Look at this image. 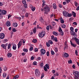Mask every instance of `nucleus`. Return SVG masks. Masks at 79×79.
<instances>
[{
  "mask_svg": "<svg viewBox=\"0 0 79 79\" xmlns=\"http://www.w3.org/2000/svg\"><path fill=\"white\" fill-rule=\"evenodd\" d=\"M73 16V14L71 13H68V15H67V17H71Z\"/></svg>",
  "mask_w": 79,
  "mask_h": 79,
  "instance_id": "393cba45",
  "label": "nucleus"
},
{
  "mask_svg": "<svg viewBox=\"0 0 79 79\" xmlns=\"http://www.w3.org/2000/svg\"><path fill=\"white\" fill-rule=\"evenodd\" d=\"M71 32H70L71 34L72 35H75V32H74L73 30H71Z\"/></svg>",
  "mask_w": 79,
  "mask_h": 79,
  "instance_id": "dca6fc26",
  "label": "nucleus"
},
{
  "mask_svg": "<svg viewBox=\"0 0 79 79\" xmlns=\"http://www.w3.org/2000/svg\"><path fill=\"white\" fill-rule=\"evenodd\" d=\"M11 45L10 44H8V49H10V47H11Z\"/></svg>",
  "mask_w": 79,
  "mask_h": 79,
  "instance_id": "72a5a7b5",
  "label": "nucleus"
},
{
  "mask_svg": "<svg viewBox=\"0 0 79 79\" xmlns=\"http://www.w3.org/2000/svg\"><path fill=\"white\" fill-rule=\"evenodd\" d=\"M68 62L69 64H72V61L71 60H68Z\"/></svg>",
  "mask_w": 79,
  "mask_h": 79,
  "instance_id": "c9c22d12",
  "label": "nucleus"
},
{
  "mask_svg": "<svg viewBox=\"0 0 79 79\" xmlns=\"http://www.w3.org/2000/svg\"><path fill=\"white\" fill-rule=\"evenodd\" d=\"M37 62H36V61H34L33 63V65H37Z\"/></svg>",
  "mask_w": 79,
  "mask_h": 79,
  "instance_id": "09e8293b",
  "label": "nucleus"
},
{
  "mask_svg": "<svg viewBox=\"0 0 79 79\" xmlns=\"http://www.w3.org/2000/svg\"><path fill=\"white\" fill-rule=\"evenodd\" d=\"M37 42V40L36 39H33L32 42H33V43H36Z\"/></svg>",
  "mask_w": 79,
  "mask_h": 79,
  "instance_id": "bb28decb",
  "label": "nucleus"
},
{
  "mask_svg": "<svg viewBox=\"0 0 79 79\" xmlns=\"http://www.w3.org/2000/svg\"><path fill=\"white\" fill-rule=\"evenodd\" d=\"M60 21L61 23H64V21L63 19V18H60Z\"/></svg>",
  "mask_w": 79,
  "mask_h": 79,
  "instance_id": "412c9836",
  "label": "nucleus"
},
{
  "mask_svg": "<svg viewBox=\"0 0 79 79\" xmlns=\"http://www.w3.org/2000/svg\"><path fill=\"white\" fill-rule=\"evenodd\" d=\"M2 12V10L0 9V19H2L3 18V15L1 14V12Z\"/></svg>",
  "mask_w": 79,
  "mask_h": 79,
  "instance_id": "4be33fe9",
  "label": "nucleus"
},
{
  "mask_svg": "<svg viewBox=\"0 0 79 79\" xmlns=\"http://www.w3.org/2000/svg\"><path fill=\"white\" fill-rule=\"evenodd\" d=\"M52 25H53V26H55L56 24V23H55V22H52Z\"/></svg>",
  "mask_w": 79,
  "mask_h": 79,
  "instance_id": "49530a36",
  "label": "nucleus"
},
{
  "mask_svg": "<svg viewBox=\"0 0 79 79\" xmlns=\"http://www.w3.org/2000/svg\"><path fill=\"white\" fill-rule=\"evenodd\" d=\"M54 39L55 42H58V40H57V38L56 37H55Z\"/></svg>",
  "mask_w": 79,
  "mask_h": 79,
  "instance_id": "79ce46f5",
  "label": "nucleus"
},
{
  "mask_svg": "<svg viewBox=\"0 0 79 79\" xmlns=\"http://www.w3.org/2000/svg\"><path fill=\"white\" fill-rule=\"evenodd\" d=\"M11 56H12V54L10 53H9L7 54L8 57H11Z\"/></svg>",
  "mask_w": 79,
  "mask_h": 79,
  "instance_id": "a878e982",
  "label": "nucleus"
},
{
  "mask_svg": "<svg viewBox=\"0 0 79 79\" xmlns=\"http://www.w3.org/2000/svg\"><path fill=\"white\" fill-rule=\"evenodd\" d=\"M23 51L25 52H28V50L27 49L24 48L23 49Z\"/></svg>",
  "mask_w": 79,
  "mask_h": 79,
  "instance_id": "c756f323",
  "label": "nucleus"
},
{
  "mask_svg": "<svg viewBox=\"0 0 79 79\" xmlns=\"http://www.w3.org/2000/svg\"><path fill=\"white\" fill-rule=\"evenodd\" d=\"M63 14L65 17H68V12L65 11H63Z\"/></svg>",
  "mask_w": 79,
  "mask_h": 79,
  "instance_id": "39448f33",
  "label": "nucleus"
},
{
  "mask_svg": "<svg viewBox=\"0 0 79 79\" xmlns=\"http://www.w3.org/2000/svg\"><path fill=\"white\" fill-rule=\"evenodd\" d=\"M49 28L50 29H52V30L53 29V27H52V26L49 25L48 26L46 27V29L47 30H49Z\"/></svg>",
  "mask_w": 79,
  "mask_h": 79,
  "instance_id": "9d476101",
  "label": "nucleus"
},
{
  "mask_svg": "<svg viewBox=\"0 0 79 79\" xmlns=\"http://www.w3.org/2000/svg\"><path fill=\"white\" fill-rule=\"evenodd\" d=\"M59 6L60 8H62V5L61 4H59Z\"/></svg>",
  "mask_w": 79,
  "mask_h": 79,
  "instance_id": "6e6d98bb",
  "label": "nucleus"
},
{
  "mask_svg": "<svg viewBox=\"0 0 79 79\" xmlns=\"http://www.w3.org/2000/svg\"><path fill=\"white\" fill-rule=\"evenodd\" d=\"M75 6H77V2H75Z\"/></svg>",
  "mask_w": 79,
  "mask_h": 79,
  "instance_id": "0e129e2a",
  "label": "nucleus"
},
{
  "mask_svg": "<svg viewBox=\"0 0 79 79\" xmlns=\"http://www.w3.org/2000/svg\"><path fill=\"white\" fill-rule=\"evenodd\" d=\"M44 70L45 71H47V69L46 67H45V66H44Z\"/></svg>",
  "mask_w": 79,
  "mask_h": 79,
  "instance_id": "4c0bfd02",
  "label": "nucleus"
},
{
  "mask_svg": "<svg viewBox=\"0 0 79 79\" xmlns=\"http://www.w3.org/2000/svg\"><path fill=\"white\" fill-rule=\"evenodd\" d=\"M64 47L66 48H68V45H67V44H64Z\"/></svg>",
  "mask_w": 79,
  "mask_h": 79,
  "instance_id": "de8ad7c7",
  "label": "nucleus"
},
{
  "mask_svg": "<svg viewBox=\"0 0 79 79\" xmlns=\"http://www.w3.org/2000/svg\"><path fill=\"white\" fill-rule=\"evenodd\" d=\"M34 59V56H31V60H33Z\"/></svg>",
  "mask_w": 79,
  "mask_h": 79,
  "instance_id": "052dcab7",
  "label": "nucleus"
},
{
  "mask_svg": "<svg viewBox=\"0 0 79 79\" xmlns=\"http://www.w3.org/2000/svg\"><path fill=\"white\" fill-rule=\"evenodd\" d=\"M70 30H74V28L73 27H71L70 28Z\"/></svg>",
  "mask_w": 79,
  "mask_h": 79,
  "instance_id": "774afa93",
  "label": "nucleus"
},
{
  "mask_svg": "<svg viewBox=\"0 0 79 79\" xmlns=\"http://www.w3.org/2000/svg\"><path fill=\"white\" fill-rule=\"evenodd\" d=\"M46 45L47 46V47H50V43H48L47 42L46 43Z\"/></svg>",
  "mask_w": 79,
  "mask_h": 79,
  "instance_id": "2f4dec72",
  "label": "nucleus"
},
{
  "mask_svg": "<svg viewBox=\"0 0 79 79\" xmlns=\"http://www.w3.org/2000/svg\"><path fill=\"white\" fill-rule=\"evenodd\" d=\"M75 53L77 56L78 55V54H77V50H75Z\"/></svg>",
  "mask_w": 79,
  "mask_h": 79,
  "instance_id": "a19ab883",
  "label": "nucleus"
},
{
  "mask_svg": "<svg viewBox=\"0 0 79 79\" xmlns=\"http://www.w3.org/2000/svg\"><path fill=\"white\" fill-rule=\"evenodd\" d=\"M53 7L54 9H55V10H56V4H55V3L53 4Z\"/></svg>",
  "mask_w": 79,
  "mask_h": 79,
  "instance_id": "6ab92c4d",
  "label": "nucleus"
},
{
  "mask_svg": "<svg viewBox=\"0 0 79 79\" xmlns=\"http://www.w3.org/2000/svg\"><path fill=\"white\" fill-rule=\"evenodd\" d=\"M7 46H8V44H2L1 45V47L3 48H4V49H6V47H7Z\"/></svg>",
  "mask_w": 79,
  "mask_h": 79,
  "instance_id": "423d86ee",
  "label": "nucleus"
},
{
  "mask_svg": "<svg viewBox=\"0 0 79 79\" xmlns=\"http://www.w3.org/2000/svg\"><path fill=\"white\" fill-rule=\"evenodd\" d=\"M22 2L25 5H26V1L25 0H23L22 1Z\"/></svg>",
  "mask_w": 79,
  "mask_h": 79,
  "instance_id": "473e14b6",
  "label": "nucleus"
},
{
  "mask_svg": "<svg viewBox=\"0 0 79 79\" xmlns=\"http://www.w3.org/2000/svg\"><path fill=\"white\" fill-rule=\"evenodd\" d=\"M35 10V7H33V6H32L31 10L33 11H34Z\"/></svg>",
  "mask_w": 79,
  "mask_h": 79,
  "instance_id": "c85d7f7f",
  "label": "nucleus"
},
{
  "mask_svg": "<svg viewBox=\"0 0 79 79\" xmlns=\"http://www.w3.org/2000/svg\"><path fill=\"white\" fill-rule=\"evenodd\" d=\"M72 68H73V69H75V64L73 65L72 66Z\"/></svg>",
  "mask_w": 79,
  "mask_h": 79,
  "instance_id": "e2e57ef3",
  "label": "nucleus"
},
{
  "mask_svg": "<svg viewBox=\"0 0 79 79\" xmlns=\"http://www.w3.org/2000/svg\"><path fill=\"white\" fill-rule=\"evenodd\" d=\"M61 27H62V28H65L66 27V25L64 24H62L61 25Z\"/></svg>",
  "mask_w": 79,
  "mask_h": 79,
  "instance_id": "cd10ccee",
  "label": "nucleus"
},
{
  "mask_svg": "<svg viewBox=\"0 0 79 79\" xmlns=\"http://www.w3.org/2000/svg\"><path fill=\"white\" fill-rule=\"evenodd\" d=\"M70 43L71 44L72 46H73V47H76L77 46V45L76 44H73L71 42V41H70Z\"/></svg>",
  "mask_w": 79,
  "mask_h": 79,
  "instance_id": "4468645a",
  "label": "nucleus"
},
{
  "mask_svg": "<svg viewBox=\"0 0 79 79\" xmlns=\"http://www.w3.org/2000/svg\"><path fill=\"white\" fill-rule=\"evenodd\" d=\"M3 77H5L6 76V73H4L3 74Z\"/></svg>",
  "mask_w": 79,
  "mask_h": 79,
  "instance_id": "e433bc0d",
  "label": "nucleus"
},
{
  "mask_svg": "<svg viewBox=\"0 0 79 79\" xmlns=\"http://www.w3.org/2000/svg\"><path fill=\"white\" fill-rule=\"evenodd\" d=\"M72 13L73 16L75 18V17H76V14L74 11H72Z\"/></svg>",
  "mask_w": 79,
  "mask_h": 79,
  "instance_id": "5701e85b",
  "label": "nucleus"
},
{
  "mask_svg": "<svg viewBox=\"0 0 79 79\" xmlns=\"http://www.w3.org/2000/svg\"><path fill=\"white\" fill-rule=\"evenodd\" d=\"M12 48L13 50H16V45L15 44L13 45Z\"/></svg>",
  "mask_w": 79,
  "mask_h": 79,
  "instance_id": "b1692460",
  "label": "nucleus"
},
{
  "mask_svg": "<svg viewBox=\"0 0 79 79\" xmlns=\"http://www.w3.org/2000/svg\"><path fill=\"white\" fill-rule=\"evenodd\" d=\"M48 42L50 44H53V42H52V41L51 40H49L48 41Z\"/></svg>",
  "mask_w": 79,
  "mask_h": 79,
  "instance_id": "7c9ffc66",
  "label": "nucleus"
},
{
  "mask_svg": "<svg viewBox=\"0 0 79 79\" xmlns=\"http://www.w3.org/2000/svg\"><path fill=\"white\" fill-rule=\"evenodd\" d=\"M8 41V40H7V39H5L4 40H3V42L4 43H6V42H7Z\"/></svg>",
  "mask_w": 79,
  "mask_h": 79,
  "instance_id": "ea45409f",
  "label": "nucleus"
},
{
  "mask_svg": "<svg viewBox=\"0 0 79 79\" xmlns=\"http://www.w3.org/2000/svg\"><path fill=\"white\" fill-rule=\"evenodd\" d=\"M55 51L56 52H58V48H55Z\"/></svg>",
  "mask_w": 79,
  "mask_h": 79,
  "instance_id": "864d4df0",
  "label": "nucleus"
},
{
  "mask_svg": "<svg viewBox=\"0 0 79 79\" xmlns=\"http://www.w3.org/2000/svg\"><path fill=\"white\" fill-rule=\"evenodd\" d=\"M35 74L36 77H39L40 75V72L39 71V70L38 69H35Z\"/></svg>",
  "mask_w": 79,
  "mask_h": 79,
  "instance_id": "f257e3e1",
  "label": "nucleus"
},
{
  "mask_svg": "<svg viewBox=\"0 0 79 79\" xmlns=\"http://www.w3.org/2000/svg\"><path fill=\"white\" fill-rule=\"evenodd\" d=\"M40 52L41 53L42 55H44L46 52L45 50L43 49H42L40 50Z\"/></svg>",
  "mask_w": 79,
  "mask_h": 79,
  "instance_id": "6e6552de",
  "label": "nucleus"
},
{
  "mask_svg": "<svg viewBox=\"0 0 79 79\" xmlns=\"http://www.w3.org/2000/svg\"><path fill=\"white\" fill-rule=\"evenodd\" d=\"M30 51H32V50H33V47H31L30 48Z\"/></svg>",
  "mask_w": 79,
  "mask_h": 79,
  "instance_id": "13d9d810",
  "label": "nucleus"
},
{
  "mask_svg": "<svg viewBox=\"0 0 79 79\" xmlns=\"http://www.w3.org/2000/svg\"><path fill=\"white\" fill-rule=\"evenodd\" d=\"M53 34L55 35H56V36H57L58 35V32L55 31H53L52 32Z\"/></svg>",
  "mask_w": 79,
  "mask_h": 79,
  "instance_id": "f3484780",
  "label": "nucleus"
},
{
  "mask_svg": "<svg viewBox=\"0 0 79 79\" xmlns=\"http://www.w3.org/2000/svg\"><path fill=\"white\" fill-rule=\"evenodd\" d=\"M55 70H53L52 71V73L53 74H54V73H55Z\"/></svg>",
  "mask_w": 79,
  "mask_h": 79,
  "instance_id": "338daca9",
  "label": "nucleus"
},
{
  "mask_svg": "<svg viewBox=\"0 0 79 79\" xmlns=\"http://www.w3.org/2000/svg\"><path fill=\"white\" fill-rule=\"evenodd\" d=\"M37 29H42V27L39 26V25H37Z\"/></svg>",
  "mask_w": 79,
  "mask_h": 79,
  "instance_id": "603ef678",
  "label": "nucleus"
},
{
  "mask_svg": "<svg viewBox=\"0 0 79 79\" xmlns=\"http://www.w3.org/2000/svg\"><path fill=\"white\" fill-rule=\"evenodd\" d=\"M44 10L45 11V13H47V12H49L50 11V9L48 6H46L44 9Z\"/></svg>",
  "mask_w": 79,
  "mask_h": 79,
  "instance_id": "f03ea898",
  "label": "nucleus"
},
{
  "mask_svg": "<svg viewBox=\"0 0 79 79\" xmlns=\"http://www.w3.org/2000/svg\"><path fill=\"white\" fill-rule=\"evenodd\" d=\"M73 39H74V40L75 41V42H76L77 44H78V45H79V40L76 38V37L73 38Z\"/></svg>",
  "mask_w": 79,
  "mask_h": 79,
  "instance_id": "1a4fd4ad",
  "label": "nucleus"
},
{
  "mask_svg": "<svg viewBox=\"0 0 79 79\" xmlns=\"http://www.w3.org/2000/svg\"><path fill=\"white\" fill-rule=\"evenodd\" d=\"M8 19H9V18H11V15H10L9 14V15H8Z\"/></svg>",
  "mask_w": 79,
  "mask_h": 79,
  "instance_id": "4d7b16f0",
  "label": "nucleus"
},
{
  "mask_svg": "<svg viewBox=\"0 0 79 79\" xmlns=\"http://www.w3.org/2000/svg\"><path fill=\"white\" fill-rule=\"evenodd\" d=\"M64 58H67L69 57V54L68 53H65L64 54Z\"/></svg>",
  "mask_w": 79,
  "mask_h": 79,
  "instance_id": "f8f14e48",
  "label": "nucleus"
},
{
  "mask_svg": "<svg viewBox=\"0 0 79 79\" xmlns=\"http://www.w3.org/2000/svg\"><path fill=\"white\" fill-rule=\"evenodd\" d=\"M44 77V73H43L41 77V79H42V78H43Z\"/></svg>",
  "mask_w": 79,
  "mask_h": 79,
  "instance_id": "3c124183",
  "label": "nucleus"
},
{
  "mask_svg": "<svg viewBox=\"0 0 79 79\" xmlns=\"http://www.w3.org/2000/svg\"><path fill=\"white\" fill-rule=\"evenodd\" d=\"M76 10H77V11L79 10V6H78L77 7V8L76 9Z\"/></svg>",
  "mask_w": 79,
  "mask_h": 79,
  "instance_id": "69168bd1",
  "label": "nucleus"
},
{
  "mask_svg": "<svg viewBox=\"0 0 79 79\" xmlns=\"http://www.w3.org/2000/svg\"><path fill=\"white\" fill-rule=\"evenodd\" d=\"M1 13L2 15H6V11L2 10Z\"/></svg>",
  "mask_w": 79,
  "mask_h": 79,
  "instance_id": "ddd939ff",
  "label": "nucleus"
},
{
  "mask_svg": "<svg viewBox=\"0 0 79 79\" xmlns=\"http://www.w3.org/2000/svg\"><path fill=\"white\" fill-rule=\"evenodd\" d=\"M3 4L2 2H0V6H3Z\"/></svg>",
  "mask_w": 79,
  "mask_h": 79,
  "instance_id": "680f3d73",
  "label": "nucleus"
},
{
  "mask_svg": "<svg viewBox=\"0 0 79 79\" xmlns=\"http://www.w3.org/2000/svg\"><path fill=\"white\" fill-rule=\"evenodd\" d=\"M45 35V32L44 31H43L41 33H40L39 34V36L41 38H42Z\"/></svg>",
  "mask_w": 79,
  "mask_h": 79,
  "instance_id": "20e7f679",
  "label": "nucleus"
},
{
  "mask_svg": "<svg viewBox=\"0 0 79 79\" xmlns=\"http://www.w3.org/2000/svg\"><path fill=\"white\" fill-rule=\"evenodd\" d=\"M51 55H53L55 54V52H54V51H53V50H52L51 51Z\"/></svg>",
  "mask_w": 79,
  "mask_h": 79,
  "instance_id": "58836bf2",
  "label": "nucleus"
},
{
  "mask_svg": "<svg viewBox=\"0 0 79 79\" xmlns=\"http://www.w3.org/2000/svg\"><path fill=\"white\" fill-rule=\"evenodd\" d=\"M13 25L14 27H16L18 26V24H17L16 23H13Z\"/></svg>",
  "mask_w": 79,
  "mask_h": 79,
  "instance_id": "a211bd4d",
  "label": "nucleus"
},
{
  "mask_svg": "<svg viewBox=\"0 0 79 79\" xmlns=\"http://www.w3.org/2000/svg\"><path fill=\"white\" fill-rule=\"evenodd\" d=\"M46 55L47 56H49V51H48L46 52Z\"/></svg>",
  "mask_w": 79,
  "mask_h": 79,
  "instance_id": "f704fd0d",
  "label": "nucleus"
},
{
  "mask_svg": "<svg viewBox=\"0 0 79 79\" xmlns=\"http://www.w3.org/2000/svg\"><path fill=\"white\" fill-rule=\"evenodd\" d=\"M37 51H38V49L37 48H35V52H37Z\"/></svg>",
  "mask_w": 79,
  "mask_h": 79,
  "instance_id": "8fccbe9b",
  "label": "nucleus"
},
{
  "mask_svg": "<svg viewBox=\"0 0 79 79\" xmlns=\"http://www.w3.org/2000/svg\"><path fill=\"white\" fill-rule=\"evenodd\" d=\"M40 65L41 67H43V66H44V63H41L40 64Z\"/></svg>",
  "mask_w": 79,
  "mask_h": 79,
  "instance_id": "bf43d9fd",
  "label": "nucleus"
},
{
  "mask_svg": "<svg viewBox=\"0 0 79 79\" xmlns=\"http://www.w3.org/2000/svg\"><path fill=\"white\" fill-rule=\"evenodd\" d=\"M21 41H19L18 44V48H19L21 46Z\"/></svg>",
  "mask_w": 79,
  "mask_h": 79,
  "instance_id": "2eb2a0df",
  "label": "nucleus"
},
{
  "mask_svg": "<svg viewBox=\"0 0 79 79\" xmlns=\"http://www.w3.org/2000/svg\"><path fill=\"white\" fill-rule=\"evenodd\" d=\"M40 21H41L42 23H44V19H43L42 18H41V19L40 20Z\"/></svg>",
  "mask_w": 79,
  "mask_h": 79,
  "instance_id": "a18cd8bd",
  "label": "nucleus"
},
{
  "mask_svg": "<svg viewBox=\"0 0 79 79\" xmlns=\"http://www.w3.org/2000/svg\"><path fill=\"white\" fill-rule=\"evenodd\" d=\"M51 39H52V40H54V36L53 35H52L51 36Z\"/></svg>",
  "mask_w": 79,
  "mask_h": 79,
  "instance_id": "5fc2aeb1",
  "label": "nucleus"
},
{
  "mask_svg": "<svg viewBox=\"0 0 79 79\" xmlns=\"http://www.w3.org/2000/svg\"><path fill=\"white\" fill-rule=\"evenodd\" d=\"M5 37V34L3 33H1L0 34V39H4Z\"/></svg>",
  "mask_w": 79,
  "mask_h": 79,
  "instance_id": "0eeeda50",
  "label": "nucleus"
},
{
  "mask_svg": "<svg viewBox=\"0 0 79 79\" xmlns=\"http://www.w3.org/2000/svg\"><path fill=\"white\" fill-rule=\"evenodd\" d=\"M45 66L48 69H49V66L47 64H46Z\"/></svg>",
  "mask_w": 79,
  "mask_h": 79,
  "instance_id": "c03bdc74",
  "label": "nucleus"
},
{
  "mask_svg": "<svg viewBox=\"0 0 79 79\" xmlns=\"http://www.w3.org/2000/svg\"><path fill=\"white\" fill-rule=\"evenodd\" d=\"M6 25L8 27L10 26H11V23H10V22L9 21L7 22L6 23Z\"/></svg>",
  "mask_w": 79,
  "mask_h": 79,
  "instance_id": "9b49d317",
  "label": "nucleus"
},
{
  "mask_svg": "<svg viewBox=\"0 0 79 79\" xmlns=\"http://www.w3.org/2000/svg\"><path fill=\"white\" fill-rule=\"evenodd\" d=\"M59 31L60 32V34L61 35H64V33L62 30H59Z\"/></svg>",
  "mask_w": 79,
  "mask_h": 79,
  "instance_id": "aec40b11",
  "label": "nucleus"
},
{
  "mask_svg": "<svg viewBox=\"0 0 79 79\" xmlns=\"http://www.w3.org/2000/svg\"><path fill=\"white\" fill-rule=\"evenodd\" d=\"M28 15H29V14H28V13H26L25 15V17H26V18H27L28 17Z\"/></svg>",
  "mask_w": 79,
  "mask_h": 79,
  "instance_id": "37998d69",
  "label": "nucleus"
},
{
  "mask_svg": "<svg viewBox=\"0 0 79 79\" xmlns=\"http://www.w3.org/2000/svg\"><path fill=\"white\" fill-rule=\"evenodd\" d=\"M74 73L75 74H74V76L75 77V79H78V77H79V72L78 71H75Z\"/></svg>",
  "mask_w": 79,
  "mask_h": 79,
  "instance_id": "7ed1b4c3",
  "label": "nucleus"
}]
</instances>
